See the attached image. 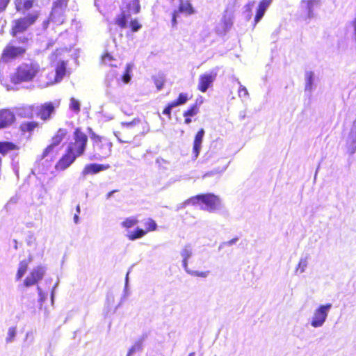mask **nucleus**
<instances>
[{"instance_id": "obj_1", "label": "nucleus", "mask_w": 356, "mask_h": 356, "mask_svg": "<svg viewBox=\"0 0 356 356\" xmlns=\"http://www.w3.org/2000/svg\"><path fill=\"white\" fill-rule=\"evenodd\" d=\"M202 204L201 209L209 212H215L220 210L222 207V202L219 197L212 193L202 194L192 197L186 200L178 209L185 207L188 204Z\"/></svg>"}, {"instance_id": "obj_2", "label": "nucleus", "mask_w": 356, "mask_h": 356, "mask_svg": "<svg viewBox=\"0 0 356 356\" xmlns=\"http://www.w3.org/2000/svg\"><path fill=\"white\" fill-rule=\"evenodd\" d=\"M40 71V66L37 62L29 61L22 63L18 66L16 72L11 76V81L15 84L31 81Z\"/></svg>"}, {"instance_id": "obj_3", "label": "nucleus", "mask_w": 356, "mask_h": 356, "mask_svg": "<svg viewBox=\"0 0 356 356\" xmlns=\"http://www.w3.org/2000/svg\"><path fill=\"white\" fill-rule=\"evenodd\" d=\"M91 139L93 140V150L89 154L90 161H102L111 155L112 144L106 139L95 133L92 134Z\"/></svg>"}, {"instance_id": "obj_4", "label": "nucleus", "mask_w": 356, "mask_h": 356, "mask_svg": "<svg viewBox=\"0 0 356 356\" xmlns=\"http://www.w3.org/2000/svg\"><path fill=\"white\" fill-rule=\"evenodd\" d=\"M87 141V136L77 129L74 132V142L69 144L67 151L77 158L84 153Z\"/></svg>"}, {"instance_id": "obj_5", "label": "nucleus", "mask_w": 356, "mask_h": 356, "mask_svg": "<svg viewBox=\"0 0 356 356\" xmlns=\"http://www.w3.org/2000/svg\"><path fill=\"white\" fill-rule=\"evenodd\" d=\"M331 308V304H326L321 305L315 309L310 319L311 326L314 328L322 327L327 320Z\"/></svg>"}, {"instance_id": "obj_6", "label": "nucleus", "mask_w": 356, "mask_h": 356, "mask_svg": "<svg viewBox=\"0 0 356 356\" xmlns=\"http://www.w3.org/2000/svg\"><path fill=\"white\" fill-rule=\"evenodd\" d=\"M26 51V48L23 47H16L12 42L8 44L3 50L1 63H7L11 60L15 59L19 56H22Z\"/></svg>"}, {"instance_id": "obj_7", "label": "nucleus", "mask_w": 356, "mask_h": 356, "mask_svg": "<svg viewBox=\"0 0 356 356\" xmlns=\"http://www.w3.org/2000/svg\"><path fill=\"white\" fill-rule=\"evenodd\" d=\"M217 74V68L200 74L198 79L197 89L202 92H207L213 86V82L216 79Z\"/></svg>"}, {"instance_id": "obj_8", "label": "nucleus", "mask_w": 356, "mask_h": 356, "mask_svg": "<svg viewBox=\"0 0 356 356\" xmlns=\"http://www.w3.org/2000/svg\"><path fill=\"white\" fill-rule=\"evenodd\" d=\"M68 0H57L54 4L51 14V19L57 24H61L65 21L64 13Z\"/></svg>"}, {"instance_id": "obj_9", "label": "nucleus", "mask_w": 356, "mask_h": 356, "mask_svg": "<svg viewBox=\"0 0 356 356\" xmlns=\"http://www.w3.org/2000/svg\"><path fill=\"white\" fill-rule=\"evenodd\" d=\"M127 9L129 13V14H126L124 12H122L115 19V24H118L121 28L126 27L127 20L130 16V13L136 14V13H139L140 9L139 0H132L127 5Z\"/></svg>"}, {"instance_id": "obj_10", "label": "nucleus", "mask_w": 356, "mask_h": 356, "mask_svg": "<svg viewBox=\"0 0 356 356\" xmlns=\"http://www.w3.org/2000/svg\"><path fill=\"white\" fill-rule=\"evenodd\" d=\"M37 15H31L26 17L15 20L13 22L12 34L16 35L17 33H22L35 22Z\"/></svg>"}, {"instance_id": "obj_11", "label": "nucleus", "mask_w": 356, "mask_h": 356, "mask_svg": "<svg viewBox=\"0 0 356 356\" xmlns=\"http://www.w3.org/2000/svg\"><path fill=\"white\" fill-rule=\"evenodd\" d=\"M141 122L139 118H134L131 122H121L120 126L122 131H115L114 132L115 136L117 137L119 142L124 143H128L129 141L127 140L122 139V134H130L133 135L136 134V131H134V127L138 125Z\"/></svg>"}, {"instance_id": "obj_12", "label": "nucleus", "mask_w": 356, "mask_h": 356, "mask_svg": "<svg viewBox=\"0 0 356 356\" xmlns=\"http://www.w3.org/2000/svg\"><path fill=\"white\" fill-rule=\"evenodd\" d=\"M45 272V268L41 266H38L33 268L29 275L24 280V286L29 287L35 285L38 281L43 278Z\"/></svg>"}, {"instance_id": "obj_13", "label": "nucleus", "mask_w": 356, "mask_h": 356, "mask_svg": "<svg viewBox=\"0 0 356 356\" xmlns=\"http://www.w3.org/2000/svg\"><path fill=\"white\" fill-rule=\"evenodd\" d=\"M321 6L320 0H302L300 7L305 19H311L314 17V10Z\"/></svg>"}, {"instance_id": "obj_14", "label": "nucleus", "mask_w": 356, "mask_h": 356, "mask_svg": "<svg viewBox=\"0 0 356 356\" xmlns=\"http://www.w3.org/2000/svg\"><path fill=\"white\" fill-rule=\"evenodd\" d=\"M67 134V130L59 129L55 136L52 138L51 143L44 150L42 158H44L54 152V149L60 144Z\"/></svg>"}, {"instance_id": "obj_15", "label": "nucleus", "mask_w": 356, "mask_h": 356, "mask_svg": "<svg viewBox=\"0 0 356 356\" xmlns=\"http://www.w3.org/2000/svg\"><path fill=\"white\" fill-rule=\"evenodd\" d=\"M179 13L191 15L195 13V10L188 0H181L178 10H175L172 14V25L175 26L177 24V18Z\"/></svg>"}, {"instance_id": "obj_16", "label": "nucleus", "mask_w": 356, "mask_h": 356, "mask_svg": "<svg viewBox=\"0 0 356 356\" xmlns=\"http://www.w3.org/2000/svg\"><path fill=\"white\" fill-rule=\"evenodd\" d=\"M66 74V63L63 61H59L56 67V73H51L50 75L54 77L53 80H50L47 83L45 86L52 85L54 83H59L63 79Z\"/></svg>"}, {"instance_id": "obj_17", "label": "nucleus", "mask_w": 356, "mask_h": 356, "mask_svg": "<svg viewBox=\"0 0 356 356\" xmlns=\"http://www.w3.org/2000/svg\"><path fill=\"white\" fill-rule=\"evenodd\" d=\"M36 115L43 120H49L54 112V106L51 102L45 103L40 106H36Z\"/></svg>"}, {"instance_id": "obj_18", "label": "nucleus", "mask_w": 356, "mask_h": 356, "mask_svg": "<svg viewBox=\"0 0 356 356\" xmlns=\"http://www.w3.org/2000/svg\"><path fill=\"white\" fill-rule=\"evenodd\" d=\"M76 159L74 155L67 151L66 154L56 163L55 169L57 171H63L68 168L74 162Z\"/></svg>"}, {"instance_id": "obj_19", "label": "nucleus", "mask_w": 356, "mask_h": 356, "mask_svg": "<svg viewBox=\"0 0 356 356\" xmlns=\"http://www.w3.org/2000/svg\"><path fill=\"white\" fill-rule=\"evenodd\" d=\"M15 120L14 113L9 109L0 110V129L10 126Z\"/></svg>"}, {"instance_id": "obj_20", "label": "nucleus", "mask_w": 356, "mask_h": 356, "mask_svg": "<svg viewBox=\"0 0 356 356\" xmlns=\"http://www.w3.org/2000/svg\"><path fill=\"white\" fill-rule=\"evenodd\" d=\"M233 24V14L231 12L226 10L221 19V22L218 26V31L220 33H223L229 31Z\"/></svg>"}, {"instance_id": "obj_21", "label": "nucleus", "mask_w": 356, "mask_h": 356, "mask_svg": "<svg viewBox=\"0 0 356 356\" xmlns=\"http://www.w3.org/2000/svg\"><path fill=\"white\" fill-rule=\"evenodd\" d=\"M110 168V165H102V164H97V163H90L86 165L83 170L81 172V175L83 177H86L88 175L97 174L101 171H104Z\"/></svg>"}, {"instance_id": "obj_22", "label": "nucleus", "mask_w": 356, "mask_h": 356, "mask_svg": "<svg viewBox=\"0 0 356 356\" xmlns=\"http://www.w3.org/2000/svg\"><path fill=\"white\" fill-rule=\"evenodd\" d=\"M193 247L191 243H186L181 248L180 254L182 257V266L184 270L188 268V260L193 256Z\"/></svg>"}, {"instance_id": "obj_23", "label": "nucleus", "mask_w": 356, "mask_h": 356, "mask_svg": "<svg viewBox=\"0 0 356 356\" xmlns=\"http://www.w3.org/2000/svg\"><path fill=\"white\" fill-rule=\"evenodd\" d=\"M348 152L353 154L356 152V127L352 125L350 131L346 138Z\"/></svg>"}, {"instance_id": "obj_24", "label": "nucleus", "mask_w": 356, "mask_h": 356, "mask_svg": "<svg viewBox=\"0 0 356 356\" xmlns=\"http://www.w3.org/2000/svg\"><path fill=\"white\" fill-rule=\"evenodd\" d=\"M204 134V130L201 129L195 135L193 148V154L195 159H197L199 156Z\"/></svg>"}, {"instance_id": "obj_25", "label": "nucleus", "mask_w": 356, "mask_h": 356, "mask_svg": "<svg viewBox=\"0 0 356 356\" xmlns=\"http://www.w3.org/2000/svg\"><path fill=\"white\" fill-rule=\"evenodd\" d=\"M272 1L273 0H262L259 3L257 10L256 16L254 17V23L257 24L262 19Z\"/></svg>"}, {"instance_id": "obj_26", "label": "nucleus", "mask_w": 356, "mask_h": 356, "mask_svg": "<svg viewBox=\"0 0 356 356\" xmlns=\"http://www.w3.org/2000/svg\"><path fill=\"white\" fill-rule=\"evenodd\" d=\"M36 106H26L21 108L19 111V115L23 118H32L36 114Z\"/></svg>"}, {"instance_id": "obj_27", "label": "nucleus", "mask_w": 356, "mask_h": 356, "mask_svg": "<svg viewBox=\"0 0 356 356\" xmlns=\"http://www.w3.org/2000/svg\"><path fill=\"white\" fill-rule=\"evenodd\" d=\"M31 261V259L22 260L19 264L18 270L16 275V280H20L26 273L29 263Z\"/></svg>"}, {"instance_id": "obj_28", "label": "nucleus", "mask_w": 356, "mask_h": 356, "mask_svg": "<svg viewBox=\"0 0 356 356\" xmlns=\"http://www.w3.org/2000/svg\"><path fill=\"white\" fill-rule=\"evenodd\" d=\"M147 234L145 230L140 228H136L133 231H128L126 236L131 241H135L136 239L143 237Z\"/></svg>"}, {"instance_id": "obj_29", "label": "nucleus", "mask_w": 356, "mask_h": 356, "mask_svg": "<svg viewBox=\"0 0 356 356\" xmlns=\"http://www.w3.org/2000/svg\"><path fill=\"white\" fill-rule=\"evenodd\" d=\"M308 260H309L308 256L302 257L300 259L298 266L295 270V272L296 274L300 275L306 271L307 266H308V264H309Z\"/></svg>"}, {"instance_id": "obj_30", "label": "nucleus", "mask_w": 356, "mask_h": 356, "mask_svg": "<svg viewBox=\"0 0 356 356\" xmlns=\"http://www.w3.org/2000/svg\"><path fill=\"white\" fill-rule=\"evenodd\" d=\"M102 62L104 65H109L111 67H117L118 60H117L113 56L109 53H106L102 57Z\"/></svg>"}, {"instance_id": "obj_31", "label": "nucleus", "mask_w": 356, "mask_h": 356, "mask_svg": "<svg viewBox=\"0 0 356 356\" xmlns=\"http://www.w3.org/2000/svg\"><path fill=\"white\" fill-rule=\"evenodd\" d=\"M17 149V146L10 142H0V153L6 154L11 150Z\"/></svg>"}, {"instance_id": "obj_32", "label": "nucleus", "mask_w": 356, "mask_h": 356, "mask_svg": "<svg viewBox=\"0 0 356 356\" xmlns=\"http://www.w3.org/2000/svg\"><path fill=\"white\" fill-rule=\"evenodd\" d=\"M33 0H16V8L17 10L29 9L32 7Z\"/></svg>"}, {"instance_id": "obj_33", "label": "nucleus", "mask_w": 356, "mask_h": 356, "mask_svg": "<svg viewBox=\"0 0 356 356\" xmlns=\"http://www.w3.org/2000/svg\"><path fill=\"white\" fill-rule=\"evenodd\" d=\"M133 69V65L131 63H129L126 66L125 72L124 74L122 76L121 79L123 83H128L131 79V73L132 72Z\"/></svg>"}, {"instance_id": "obj_34", "label": "nucleus", "mask_w": 356, "mask_h": 356, "mask_svg": "<svg viewBox=\"0 0 356 356\" xmlns=\"http://www.w3.org/2000/svg\"><path fill=\"white\" fill-rule=\"evenodd\" d=\"M306 83H305V90L312 91L313 90V83H314V74L312 72L306 73Z\"/></svg>"}, {"instance_id": "obj_35", "label": "nucleus", "mask_w": 356, "mask_h": 356, "mask_svg": "<svg viewBox=\"0 0 356 356\" xmlns=\"http://www.w3.org/2000/svg\"><path fill=\"white\" fill-rule=\"evenodd\" d=\"M138 220L136 217H129L126 218L123 222H122L121 225L124 228H131L134 227Z\"/></svg>"}, {"instance_id": "obj_36", "label": "nucleus", "mask_w": 356, "mask_h": 356, "mask_svg": "<svg viewBox=\"0 0 356 356\" xmlns=\"http://www.w3.org/2000/svg\"><path fill=\"white\" fill-rule=\"evenodd\" d=\"M185 271L188 274H189L192 276H196V277H202V278L207 277L210 273L209 270H207V271L193 270H190L188 268L185 269Z\"/></svg>"}, {"instance_id": "obj_37", "label": "nucleus", "mask_w": 356, "mask_h": 356, "mask_svg": "<svg viewBox=\"0 0 356 356\" xmlns=\"http://www.w3.org/2000/svg\"><path fill=\"white\" fill-rule=\"evenodd\" d=\"M188 101V95L186 93H180L177 100L171 102V106H177L184 104Z\"/></svg>"}, {"instance_id": "obj_38", "label": "nucleus", "mask_w": 356, "mask_h": 356, "mask_svg": "<svg viewBox=\"0 0 356 356\" xmlns=\"http://www.w3.org/2000/svg\"><path fill=\"white\" fill-rule=\"evenodd\" d=\"M199 112V107L197 104L191 106L184 113V117H192L197 115Z\"/></svg>"}, {"instance_id": "obj_39", "label": "nucleus", "mask_w": 356, "mask_h": 356, "mask_svg": "<svg viewBox=\"0 0 356 356\" xmlns=\"http://www.w3.org/2000/svg\"><path fill=\"white\" fill-rule=\"evenodd\" d=\"M38 124L35 122H29L23 123L21 125V129L23 131H32L38 127Z\"/></svg>"}, {"instance_id": "obj_40", "label": "nucleus", "mask_w": 356, "mask_h": 356, "mask_svg": "<svg viewBox=\"0 0 356 356\" xmlns=\"http://www.w3.org/2000/svg\"><path fill=\"white\" fill-rule=\"evenodd\" d=\"M16 327H10L8 330L7 337L6 339V343H11L14 341L16 336Z\"/></svg>"}, {"instance_id": "obj_41", "label": "nucleus", "mask_w": 356, "mask_h": 356, "mask_svg": "<svg viewBox=\"0 0 356 356\" xmlns=\"http://www.w3.org/2000/svg\"><path fill=\"white\" fill-rule=\"evenodd\" d=\"M70 108L78 113L80 111V102L74 97L70 99Z\"/></svg>"}, {"instance_id": "obj_42", "label": "nucleus", "mask_w": 356, "mask_h": 356, "mask_svg": "<svg viewBox=\"0 0 356 356\" xmlns=\"http://www.w3.org/2000/svg\"><path fill=\"white\" fill-rule=\"evenodd\" d=\"M145 226L147 229V230H145L147 232V233L150 231H155L157 228V225H156V222L151 218L148 219L145 222Z\"/></svg>"}, {"instance_id": "obj_43", "label": "nucleus", "mask_w": 356, "mask_h": 356, "mask_svg": "<svg viewBox=\"0 0 356 356\" xmlns=\"http://www.w3.org/2000/svg\"><path fill=\"white\" fill-rule=\"evenodd\" d=\"M237 83L239 86L238 92L239 97H248L249 93L247 88L244 86H243L238 80H237Z\"/></svg>"}, {"instance_id": "obj_44", "label": "nucleus", "mask_w": 356, "mask_h": 356, "mask_svg": "<svg viewBox=\"0 0 356 356\" xmlns=\"http://www.w3.org/2000/svg\"><path fill=\"white\" fill-rule=\"evenodd\" d=\"M37 291L39 295V302L40 305V308L42 307V305L43 302L47 300V293L42 291V289L40 286L37 287Z\"/></svg>"}, {"instance_id": "obj_45", "label": "nucleus", "mask_w": 356, "mask_h": 356, "mask_svg": "<svg viewBox=\"0 0 356 356\" xmlns=\"http://www.w3.org/2000/svg\"><path fill=\"white\" fill-rule=\"evenodd\" d=\"M141 349V344L139 342L134 343L129 350L127 356H132L134 353Z\"/></svg>"}, {"instance_id": "obj_46", "label": "nucleus", "mask_w": 356, "mask_h": 356, "mask_svg": "<svg viewBox=\"0 0 356 356\" xmlns=\"http://www.w3.org/2000/svg\"><path fill=\"white\" fill-rule=\"evenodd\" d=\"M116 72L115 70H111L106 77V83L107 86H111L112 81L116 77Z\"/></svg>"}, {"instance_id": "obj_47", "label": "nucleus", "mask_w": 356, "mask_h": 356, "mask_svg": "<svg viewBox=\"0 0 356 356\" xmlns=\"http://www.w3.org/2000/svg\"><path fill=\"white\" fill-rule=\"evenodd\" d=\"M130 26L133 31H138L141 28V25L137 20H132L130 23Z\"/></svg>"}, {"instance_id": "obj_48", "label": "nucleus", "mask_w": 356, "mask_h": 356, "mask_svg": "<svg viewBox=\"0 0 356 356\" xmlns=\"http://www.w3.org/2000/svg\"><path fill=\"white\" fill-rule=\"evenodd\" d=\"M129 273V272H128L127 273V275L125 277V284H124V298L129 296V291H128Z\"/></svg>"}, {"instance_id": "obj_49", "label": "nucleus", "mask_w": 356, "mask_h": 356, "mask_svg": "<svg viewBox=\"0 0 356 356\" xmlns=\"http://www.w3.org/2000/svg\"><path fill=\"white\" fill-rule=\"evenodd\" d=\"M254 1H250L248 2L245 6V11L248 12V15L249 17H250V13H251V10L254 5Z\"/></svg>"}, {"instance_id": "obj_50", "label": "nucleus", "mask_w": 356, "mask_h": 356, "mask_svg": "<svg viewBox=\"0 0 356 356\" xmlns=\"http://www.w3.org/2000/svg\"><path fill=\"white\" fill-rule=\"evenodd\" d=\"M9 1L10 0H0V13L6 9Z\"/></svg>"}, {"instance_id": "obj_51", "label": "nucleus", "mask_w": 356, "mask_h": 356, "mask_svg": "<svg viewBox=\"0 0 356 356\" xmlns=\"http://www.w3.org/2000/svg\"><path fill=\"white\" fill-rule=\"evenodd\" d=\"M175 106H171V103L163 110V113L166 115H170L171 110Z\"/></svg>"}, {"instance_id": "obj_52", "label": "nucleus", "mask_w": 356, "mask_h": 356, "mask_svg": "<svg viewBox=\"0 0 356 356\" xmlns=\"http://www.w3.org/2000/svg\"><path fill=\"white\" fill-rule=\"evenodd\" d=\"M149 131V124L147 122H145L143 126V131L141 133L143 134H147Z\"/></svg>"}, {"instance_id": "obj_53", "label": "nucleus", "mask_w": 356, "mask_h": 356, "mask_svg": "<svg viewBox=\"0 0 356 356\" xmlns=\"http://www.w3.org/2000/svg\"><path fill=\"white\" fill-rule=\"evenodd\" d=\"M155 84L158 90H161L163 86V82L159 80L155 81Z\"/></svg>"}, {"instance_id": "obj_54", "label": "nucleus", "mask_w": 356, "mask_h": 356, "mask_svg": "<svg viewBox=\"0 0 356 356\" xmlns=\"http://www.w3.org/2000/svg\"><path fill=\"white\" fill-rule=\"evenodd\" d=\"M56 287V285L54 287V289L51 291V302L52 305L54 304V290H55Z\"/></svg>"}, {"instance_id": "obj_55", "label": "nucleus", "mask_w": 356, "mask_h": 356, "mask_svg": "<svg viewBox=\"0 0 356 356\" xmlns=\"http://www.w3.org/2000/svg\"><path fill=\"white\" fill-rule=\"evenodd\" d=\"M237 241H238L237 238H233V239L230 240L229 241H228L227 244L229 245H232V244L235 243Z\"/></svg>"}, {"instance_id": "obj_56", "label": "nucleus", "mask_w": 356, "mask_h": 356, "mask_svg": "<svg viewBox=\"0 0 356 356\" xmlns=\"http://www.w3.org/2000/svg\"><path fill=\"white\" fill-rule=\"evenodd\" d=\"M115 192H116V191H115V190H114V191H112L109 192V193L106 195V197H107V199L111 198V197H112L113 194V193H115Z\"/></svg>"}, {"instance_id": "obj_57", "label": "nucleus", "mask_w": 356, "mask_h": 356, "mask_svg": "<svg viewBox=\"0 0 356 356\" xmlns=\"http://www.w3.org/2000/svg\"><path fill=\"white\" fill-rule=\"evenodd\" d=\"M79 215L78 214H75L74 216V222L76 224H77L79 222Z\"/></svg>"}, {"instance_id": "obj_58", "label": "nucleus", "mask_w": 356, "mask_h": 356, "mask_svg": "<svg viewBox=\"0 0 356 356\" xmlns=\"http://www.w3.org/2000/svg\"><path fill=\"white\" fill-rule=\"evenodd\" d=\"M191 122V119L189 118L188 117H186L185 123L186 124H190Z\"/></svg>"}, {"instance_id": "obj_59", "label": "nucleus", "mask_w": 356, "mask_h": 356, "mask_svg": "<svg viewBox=\"0 0 356 356\" xmlns=\"http://www.w3.org/2000/svg\"><path fill=\"white\" fill-rule=\"evenodd\" d=\"M76 213H77L76 214L79 215V213H80V212H81V209H80V206L79 205L76 206Z\"/></svg>"}, {"instance_id": "obj_60", "label": "nucleus", "mask_w": 356, "mask_h": 356, "mask_svg": "<svg viewBox=\"0 0 356 356\" xmlns=\"http://www.w3.org/2000/svg\"><path fill=\"white\" fill-rule=\"evenodd\" d=\"M188 356H195V353H191Z\"/></svg>"}, {"instance_id": "obj_61", "label": "nucleus", "mask_w": 356, "mask_h": 356, "mask_svg": "<svg viewBox=\"0 0 356 356\" xmlns=\"http://www.w3.org/2000/svg\"><path fill=\"white\" fill-rule=\"evenodd\" d=\"M226 170V167H225L223 169H222V171L225 170Z\"/></svg>"}]
</instances>
